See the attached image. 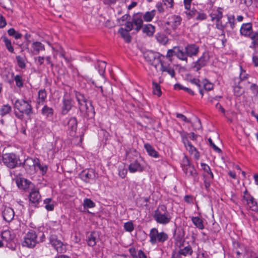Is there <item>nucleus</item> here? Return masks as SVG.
<instances>
[{
	"label": "nucleus",
	"instance_id": "f257e3e1",
	"mask_svg": "<svg viewBox=\"0 0 258 258\" xmlns=\"http://www.w3.org/2000/svg\"><path fill=\"white\" fill-rule=\"evenodd\" d=\"M92 83L95 85L98 95L104 97H108L113 95H118L116 93L114 94L112 85L108 82H105L103 76L100 77L99 79L96 81H93Z\"/></svg>",
	"mask_w": 258,
	"mask_h": 258
},
{
	"label": "nucleus",
	"instance_id": "f03ea898",
	"mask_svg": "<svg viewBox=\"0 0 258 258\" xmlns=\"http://www.w3.org/2000/svg\"><path fill=\"white\" fill-rule=\"evenodd\" d=\"M153 217L155 220L159 224L166 225L171 219V217L164 205H160L154 211Z\"/></svg>",
	"mask_w": 258,
	"mask_h": 258
},
{
	"label": "nucleus",
	"instance_id": "7ed1b4c3",
	"mask_svg": "<svg viewBox=\"0 0 258 258\" xmlns=\"http://www.w3.org/2000/svg\"><path fill=\"white\" fill-rule=\"evenodd\" d=\"M150 242L153 245L157 242L163 243L167 240L168 235L164 232H159L157 228H154L151 229L149 233Z\"/></svg>",
	"mask_w": 258,
	"mask_h": 258
},
{
	"label": "nucleus",
	"instance_id": "20e7f679",
	"mask_svg": "<svg viewBox=\"0 0 258 258\" xmlns=\"http://www.w3.org/2000/svg\"><path fill=\"white\" fill-rule=\"evenodd\" d=\"M210 58L208 51H205L202 55L195 61L192 62V68L196 71H199L201 68L207 66Z\"/></svg>",
	"mask_w": 258,
	"mask_h": 258
},
{
	"label": "nucleus",
	"instance_id": "39448f33",
	"mask_svg": "<svg viewBox=\"0 0 258 258\" xmlns=\"http://www.w3.org/2000/svg\"><path fill=\"white\" fill-rule=\"evenodd\" d=\"M213 16L212 19L213 21H216V25L218 29L224 30L228 28L227 22L222 23V19L224 18V17L223 9L221 8H218Z\"/></svg>",
	"mask_w": 258,
	"mask_h": 258
},
{
	"label": "nucleus",
	"instance_id": "423d86ee",
	"mask_svg": "<svg viewBox=\"0 0 258 258\" xmlns=\"http://www.w3.org/2000/svg\"><path fill=\"white\" fill-rule=\"evenodd\" d=\"M37 237V235L36 232L30 230L24 237V240L22 243L23 246L29 248L34 247L38 242Z\"/></svg>",
	"mask_w": 258,
	"mask_h": 258
},
{
	"label": "nucleus",
	"instance_id": "0eeeda50",
	"mask_svg": "<svg viewBox=\"0 0 258 258\" xmlns=\"http://www.w3.org/2000/svg\"><path fill=\"white\" fill-rule=\"evenodd\" d=\"M14 106L21 113L29 114L31 112V106L28 101L25 100L23 98H20L16 100Z\"/></svg>",
	"mask_w": 258,
	"mask_h": 258
},
{
	"label": "nucleus",
	"instance_id": "6e6552de",
	"mask_svg": "<svg viewBox=\"0 0 258 258\" xmlns=\"http://www.w3.org/2000/svg\"><path fill=\"white\" fill-rule=\"evenodd\" d=\"M200 51V47L196 44H189L185 47L184 51V58L182 59V61L187 62V57H196L198 55Z\"/></svg>",
	"mask_w": 258,
	"mask_h": 258
},
{
	"label": "nucleus",
	"instance_id": "1a4fd4ad",
	"mask_svg": "<svg viewBox=\"0 0 258 258\" xmlns=\"http://www.w3.org/2000/svg\"><path fill=\"white\" fill-rule=\"evenodd\" d=\"M175 55L179 59L182 60L184 58L183 50L178 46H174L172 49H169L166 55V57L169 59L170 62H172V57Z\"/></svg>",
	"mask_w": 258,
	"mask_h": 258
},
{
	"label": "nucleus",
	"instance_id": "9d476101",
	"mask_svg": "<svg viewBox=\"0 0 258 258\" xmlns=\"http://www.w3.org/2000/svg\"><path fill=\"white\" fill-rule=\"evenodd\" d=\"M4 163L10 168H15L18 164V159L15 154H7L3 157Z\"/></svg>",
	"mask_w": 258,
	"mask_h": 258
},
{
	"label": "nucleus",
	"instance_id": "9b49d317",
	"mask_svg": "<svg viewBox=\"0 0 258 258\" xmlns=\"http://www.w3.org/2000/svg\"><path fill=\"white\" fill-rule=\"evenodd\" d=\"M144 57L146 60L150 64L155 66L156 67V62H158V59H161V58L158 53L152 51H147L144 53Z\"/></svg>",
	"mask_w": 258,
	"mask_h": 258
},
{
	"label": "nucleus",
	"instance_id": "f8f14e48",
	"mask_svg": "<svg viewBox=\"0 0 258 258\" xmlns=\"http://www.w3.org/2000/svg\"><path fill=\"white\" fill-rule=\"evenodd\" d=\"M50 242L52 246L59 253L63 252L64 250V247L62 242L57 239L55 235H51L50 237Z\"/></svg>",
	"mask_w": 258,
	"mask_h": 258
},
{
	"label": "nucleus",
	"instance_id": "ddd939ff",
	"mask_svg": "<svg viewBox=\"0 0 258 258\" xmlns=\"http://www.w3.org/2000/svg\"><path fill=\"white\" fill-rule=\"evenodd\" d=\"M184 171L187 176H191L195 178L197 175V171L194 166L190 164L188 159L185 157L184 159Z\"/></svg>",
	"mask_w": 258,
	"mask_h": 258
},
{
	"label": "nucleus",
	"instance_id": "4468645a",
	"mask_svg": "<svg viewBox=\"0 0 258 258\" xmlns=\"http://www.w3.org/2000/svg\"><path fill=\"white\" fill-rule=\"evenodd\" d=\"M158 62H160L161 64V71L167 73L171 77H174L175 71L170 64L168 63L162 59H158Z\"/></svg>",
	"mask_w": 258,
	"mask_h": 258
},
{
	"label": "nucleus",
	"instance_id": "2eb2a0df",
	"mask_svg": "<svg viewBox=\"0 0 258 258\" xmlns=\"http://www.w3.org/2000/svg\"><path fill=\"white\" fill-rule=\"evenodd\" d=\"M243 199L244 202H245L251 210L258 212V205L253 197L251 196H243Z\"/></svg>",
	"mask_w": 258,
	"mask_h": 258
},
{
	"label": "nucleus",
	"instance_id": "dca6fc26",
	"mask_svg": "<svg viewBox=\"0 0 258 258\" xmlns=\"http://www.w3.org/2000/svg\"><path fill=\"white\" fill-rule=\"evenodd\" d=\"M81 178L86 182H89L90 179L95 178V173L93 169L83 170L81 174Z\"/></svg>",
	"mask_w": 258,
	"mask_h": 258
},
{
	"label": "nucleus",
	"instance_id": "f3484780",
	"mask_svg": "<svg viewBox=\"0 0 258 258\" xmlns=\"http://www.w3.org/2000/svg\"><path fill=\"white\" fill-rule=\"evenodd\" d=\"M32 49L31 52L34 55H37L40 51L45 50V46L41 42L39 41H34L31 44Z\"/></svg>",
	"mask_w": 258,
	"mask_h": 258
},
{
	"label": "nucleus",
	"instance_id": "a211bd4d",
	"mask_svg": "<svg viewBox=\"0 0 258 258\" xmlns=\"http://www.w3.org/2000/svg\"><path fill=\"white\" fill-rule=\"evenodd\" d=\"M100 235L98 232L93 231L88 236L87 243L90 246H94L99 240Z\"/></svg>",
	"mask_w": 258,
	"mask_h": 258
},
{
	"label": "nucleus",
	"instance_id": "6ab92c4d",
	"mask_svg": "<svg viewBox=\"0 0 258 258\" xmlns=\"http://www.w3.org/2000/svg\"><path fill=\"white\" fill-rule=\"evenodd\" d=\"M4 220L7 222L11 221L14 217V211L10 207H5L3 212Z\"/></svg>",
	"mask_w": 258,
	"mask_h": 258
},
{
	"label": "nucleus",
	"instance_id": "aec40b11",
	"mask_svg": "<svg viewBox=\"0 0 258 258\" xmlns=\"http://www.w3.org/2000/svg\"><path fill=\"white\" fill-rule=\"evenodd\" d=\"M29 201L32 203L35 204L39 202L41 198V196L39 194V190L36 188L31 189L29 194Z\"/></svg>",
	"mask_w": 258,
	"mask_h": 258
},
{
	"label": "nucleus",
	"instance_id": "412c9836",
	"mask_svg": "<svg viewBox=\"0 0 258 258\" xmlns=\"http://www.w3.org/2000/svg\"><path fill=\"white\" fill-rule=\"evenodd\" d=\"M252 31V24L250 23H244L242 25L240 32L244 36H249Z\"/></svg>",
	"mask_w": 258,
	"mask_h": 258
},
{
	"label": "nucleus",
	"instance_id": "4be33fe9",
	"mask_svg": "<svg viewBox=\"0 0 258 258\" xmlns=\"http://www.w3.org/2000/svg\"><path fill=\"white\" fill-rule=\"evenodd\" d=\"M132 22L136 26L135 30L138 32L143 27V19L141 16L139 14L135 15L133 18Z\"/></svg>",
	"mask_w": 258,
	"mask_h": 258
},
{
	"label": "nucleus",
	"instance_id": "5701e85b",
	"mask_svg": "<svg viewBox=\"0 0 258 258\" xmlns=\"http://www.w3.org/2000/svg\"><path fill=\"white\" fill-rule=\"evenodd\" d=\"M12 77L11 79H8L6 80V81L9 83V84H11L13 82L14 80L15 81L16 86L19 87L21 88L23 87V81L22 78L20 75H17L15 77H14V74H12Z\"/></svg>",
	"mask_w": 258,
	"mask_h": 258
},
{
	"label": "nucleus",
	"instance_id": "b1692460",
	"mask_svg": "<svg viewBox=\"0 0 258 258\" xmlns=\"http://www.w3.org/2000/svg\"><path fill=\"white\" fill-rule=\"evenodd\" d=\"M128 170L131 173L142 172L143 170V168L138 161H135L130 164L128 166Z\"/></svg>",
	"mask_w": 258,
	"mask_h": 258
},
{
	"label": "nucleus",
	"instance_id": "393cba45",
	"mask_svg": "<svg viewBox=\"0 0 258 258\" xmlns=\"http://www.w3.org/2000/svg\"><path fill=\"white\" fill-rule=\"evenodd\" d=\"M181 18L180 16L177 15L172 16L170 18V21L166 23L168 25H171L173 29H175L177 26L181 24Z\"/></svg>",
	"mask_w": 258,
	"mask_h": 258
},
{
	"label": "nucleus",
	"instance_id": "a878e982",
	"mask_svg": "<svg viewBox=\"0 0 258 258\" xmlns=\"http://www.w3.org/2000/svg\"><path fill=\"white\" fill-rule=\"evenodd\" d=\"M72 100L71 98H66L63 101V106L62 113L63 114H66L70 110L72 106Z\"/></svg>",
	"mask_w": 258,
	"mask_h": 258
},
{
	"label": "nucleus",
	"instance_id": "bb28decb",
	"mask_svg": "<svg viewBox=\"0 0 258 258\" xmlns=\"http://www.w3.org/2000/svg\"><path fill=\"white\" fill-rule=\"evenodd\" d=\"M68 125L70 130V134L72 136H74L77 128V121L76 118H71L69 122Z\"/></svg>",
	"mask_w": 258,
	"mask_h": 258
},
{
	"label": "nucleus",
	"instance_id": "cd10ccee",
	"mask_svg": "<svg viewBox=\"0 0 258 258\" xmlns=\"http://www.w3.org/2000/svg\"><path fill=\"white\" fill-rule=\"evenodd\" d=\"M155 32V27L152 25L148 24L143 27V32L148 36H152Z\"/></svg>",
	"mask_w": 258,
	"mask_h": 258
},
{
	"label": "nucleus",
	"instance_id": "c85d7f7f",
	"mask_svg": "<svg viewBox=\"0 0 258 258\" xmlns=\"http://www.w3.org/2000/svg\"><path fill=\"white\" fill-rule=\"evenodd\" d=\"M129 31L126 30L122 28H120L118 30V33L121 35V37L127 43H129L131 41V36L129 33Z\"/></svg>",
	"mask_w": 258,
	"mask_h": 258
},
{
	"label": "nucleus",
	"instance_id": "c756f323",
	"mask_svg": "<svg viewBox=\"0 0 258 258\" xmlns=\"http://www.w3.org/2000/svg\"><path fill=\"white\" fill-rule=\"evenodd\" d=\"M182 141L186 149L191 153L196 152L197 150L188 141L186 136H182Z\"/></svg>",
	"mask_w": 258,
	"mask_h": 258
},
{
	"label": "nucleus",
	"instance_id": "7c9ffc66",
	"mask_svg": "<svg viewBox=\"0 0 258 258\" xmlns=\"http://www.w3.org/2000/svg\"><path fill=\"white\" fill-rule=\"evenodd\" d=\"M144 147L150 156L155 158H157L158 157V152L156 151H155V150L151 145L149 144H146L144 145Z\"/></svg>",
	"mask_w": 258,
	"mask_h": 258
},
{
	"label": "nucleus",
	"instance_id": "2f4dec72",
	"mask_svg": "<svg viewBox=\"0 0 258 258\" xmlns=\"http://www.w3.org/2000/svg\"><path fill=\"white\" fill-rule=\"evenodd\" d=\"M155 15L156 11L155 10L148 11L144 15L143 19L146 22H150L152 20Z\"/></svg>",
	"mask_w": 258,
	"mask_h": 258
},
{
	"label": "nucleus",
	"instance_id": "473e14b6",
	"mask_svg": "<svg viewBox=\"0 0 258 258\" xmlns=\"http://www.w3.org/2000/svg\"><path fill=\"white\" fill-rule=\"evenodd\" d=\"M11 111V106L8 104H5L3 105L0 109V114L1 116H4L10 113Z\"/></svg>",
	"mask_w": 258,
	"mask_h": 258
},
{
	"label": "nucleus",
	"instance_id": "72a5a7b5",
	"mask_svg": "<svg viewBox=\"0 0 258 258\" xmlns=\"http://www.w3.org/2000/svg\"><path fill=\"white\" fill-rule=\"evenodd\" d=\"M156 38L160 43L163 45L166 44L168 41L167 37L164 34L161 33H157L156 35Z\"/></svg>",
	"mask_w": 258,
	"mask_h": 258
},
{
	"label": "nucleus",
	"instance_id": "f704fd0d",
	"mask_svg": "<svg viewBox=\"0 0 258 258\" xmlns=\"http://www.w3.org/2000/svg\"><path fill=\"white\" fill-rule=\"evenodd\" d=\"M192 222L194 225L200 229H203L204 228V225L203 221L199 217H195L191 218Z\"/></svg>",
	"mask_w": 258,
	"mask_h": 258
},
{
	"label": "nucleus",
	"instance_id": "c9c22d12",
	"mask_svg": "<svg viewBox=\"0 0 258 258\" xmlns=\"http://www.w3.org/2000/svg\"><path fill=\"white\" fill-rule=\"evenodd\" d=\"M240 69L241 71L239 75V78H235L234 80L235 84L237 83L239 84L240 81L246 80L248 78V75L246 74L245 72L242 69L241 67H240Z\"/></svg>",
	"mask_w": 258,
	"mask_h": 258
},
{
	"label": "nucleus",
	"instance_id": "e433bc0d",
	"mask_svg": "<svg viewBox=\"0 0 258 258\" xmlns=\"http://www.w3.org/2000/svg\"><path fill=\"white\" fill-rule=\"evenodd\" d=\"M3 39L8 51L11 53H13L14 49L13 46L12 45L11 41L5 36L3 37Z\"/></svg>",
	"mask_w": 258,
	"mask_h": 258
},
{
	"label": "nucleus",
	"instance_id": "4c0bfd02",
	"mask_svg": "<svg viewBox=\"0 0 258 258\" xmlns=\"http://www.w3.org/2000/svg\"><path fill=\"white\" fill-rule=\"evenodd\" d=\"M227 24H229L230 29L233 30L235 26V19L233 15H227Z\"/></svg>",
	"mask_w": 258,
	"mask_h": 258
},
{
	"label": "nucleus",
	"instance_id": "58836bf2",
	"mask_svg": "<svg viewBox=\"0 0 258 258\" xmlns=\"http://www.w3.org/2000/svg\"><path fill=\"white\" fill-rule=\"evenodd\" d=\"M192 252V250L190 246H186L184 248L181 249L179 251V253L180 254L183 255L184 256H186L187 255H191Z\"/></svg>",
	"mask_w": 258,
	"mask_h": 258
},
{
	"label": "nucleus",
	"instance_id": "ea45409f",
	"mask_svg": "<svg viewBox=\"0 0 258 258\" xmlns=\"http://www.w3.org/2000/svg\"><path fill=\"white\" fill-rule=\"evenodd\" d=\"M77 101L80 105V109L82 110L88 109L89 107L86 100H84V98H76Z\"/></svg>",
	"mask_w": 258,
	"mask_h": 258
},
{
	"label": "nucleus",
	"instance_id": "a19ab883",
	"mask_svg": "<svg viewBox=\"0 0 258 258\" xmlns=\"http://www.w3.org/2000/svg\"><path fill=\"white\" fill-rule=\"evenodd\" d=\"M233 91L234 95L236 96H240L243 92V89L238 85H236V83H235V86L233 87Z\"/></svg>",
	"mask_w": 258,
	"mask_h": 258
},
{
	"label": "nucleus",
	"instance_id": "79ce46f5",
	"mask_svg": "<svg viewBox=\"0 0 258 258\" xmlns=\"http://www.w3.org/2000/svg\"><path fill=\"white\" fill-rule=\"evenodd\" d=\"M42 113L47 117L52 116L53 115V109L47 106H44L42 109Z\"/></svg>",
	"mask_w": 258,
	"mask_h": 258
},
{
	"label": "nucleus",
	"instance_id": "37998d69",
	"mask_svg": "<svg viewBox=\"0 0 258 258\" xmlns=\"http://www.w3.org/2000/svg\"><path fill=\"white\" fill-rule=\"evenodd\" d=\"M106 62L104 61H99L98 64L99 69V73L100 75V76H103V74L105 72V69L106 68Z\"/></svg>",
	"mask_w": 258,
	"mask_h": 258
},
{
	"label": "nucleus",
	"instance_id": "c03bdc74",
	"mask_svg": "<svg viewBox=\"0 0 258 258\" xmlns=\"http://www.w3.org/2000/svg\"><path fill=\"white\" fill-rule=\"evenodd\" d=\"M187 19H190L191 18L196 17L198 11L196 9H192L191 10H187L185 12Z\"/></svg>",
	"mask_w": 258,
	"mask_h": 258
},
{
	"label": "nucleus",
	"instance_id": "a18cd8bd",
	"mask_svg": "<svg viewBox=\"0 0 258 258\" xmlns=\"http://www.w3.org/2000/svg\"><path fill=\"white\" fill-rule=\"evenodd\" d=\"M84 207L87 208H93L95 207V203L89 199H86L84 201Z\"/></svg>",
	"mask_w": 258,
	"mask_h": 258
},
{
	"label": "nucleus",
	"instance_id": "49530a36",
	"mask_svg": "<svg viewBox=\"0 0 258 258\" xmlns=\"http://www.w3.org/2000/svg\"><path fill=\"white\" fill-rule=\"evenodd\" d=\"M16 59L18 66L22 69H24L26 67V64L24 59L21 56H16Z\"/></svg>",
	"mask_w": 258,
	"mask_h": 258
},
{
	"label": "nucleus",
	"instance_id": "de8ad7c7",
	"mask_svg": "<svg viewBox=\"0 0 258 258\" xmlns=\"http://www.w3.org/2000/svg\"><path fill=\"white\" fill-rule=\"evenodd\" d=\"M201 166L202 167V168L204 170V171L206 172L208 174H209L210 175L211 178L212 179L213 178V174L211 172L210 167L205 163H202Z\"/></svg>",
	"mask_w": 258,
	"mask_h": 258
},
{
	"label": "nucleus",
	"instance_id": "09e8293b",
	"mask_svg": "<svg viewBox=\"0 0 258 258\" xmlns=\"http://www.w3.org/2000/svg\"><path fill=\"white\" fill-rule=\"evenodd\" d=\"M175 89H183L187 91L190 95H194V92L190 89L183 87L181 85L179 84H176L174 85Z\"/></svg>",
	"mask_w": 258,
	"mask_h": 258
},
{
	"label": "nucleus",
	"instance_id": "8fccbe9b",
	"mask_svg": "<svg viewBox=\"0 0 258 258\" xmlns=\"http://www.w3.org/2000/svg\"><path fill=\"white\" fill-rule=\"evenodd\" d=\"M124 228L126 231L128 232H132L134 229V225L132 222H127L124 223Z\"/></svg>",
	"mask_w": 258,
	"mask_h": 258
},
{
	"label": "nucleus",
	"instance_id": "3c124183",
	"mask_svg": "<svg viewBox=\"0 0 258 258\" xmlns=\"http://www.w3.org/2000/svg\"><path fill=\"white\" fill-rule=\"evenodd\" d=\"M204 87L205 90L210 91L213 88V85L210 83L208 80H205L204 82Z\"/></svg>",
	"mask_w": 258,
	"mask_h": 258
},
{
	"label": "nucleus",
	"instance_id": "603ef678",
	"mask_svg": "<svg viewBox=\"0 0 258 258\" xmlns=\"http://www.w3.org/2000/svg\"><path fill=\"white\" fill-rule=\"evenodd\" d=\"M207 18V15L203 12H199L196 16V20L198 21H203L206 20Z\"/></svg>",
	"mask_w": 258,
	"mask_h": 258
},
{
	"label": "nucleus",
	"instance_id": "864d4df0",
	"mask_svg": "<svg viewBox=\"0 0 258 258\" xmlns=\"http://www.w3.org/2000/svg\"><path fill=\"white\" fill-rule=\"evenodd\" d=\"M153 93L154 95L158 96H160L161 95V91L160 88L157 84H156L154 86V88L153 89Z\"/></svg>",
	"mask_w": 258,
	"mask_h": 258
},
{
	"label": "nucleus",
	"instance_id": "5fc2aeb1",
	"mask_svg": "<svg viewBox=\"0 0 258 258\" xmlns=\"http://www.w3.org/2000/svg\"><path fill=\"white\" fill-rule=\"evenodd\" d=\"M56 51L59 54L61 57H63L66 61L68 60L67 58L65 57V52L61 46L59 47V48L56 50Z\"/></svg>",
	"mask_w": 258,
	"mask_h": 258
},
{
	"label": "nucleus",
	"instance_id": "6e6d98bb",
	"mask_svg": "<svg viewBox=\"0 0 258 258\" xmlns=\"http://www.w3.org/2000/svg\"><path fill=\"white\" fill-rule=\"evenodd\" d=\"M164 5L167 8H171L173 6L174 1L173 0H163Z\"/></svg>",
	"mask_w": 258,
	"mask_h": 258
},
{
	"label": "nucleus",
	"instance_id": "4d7b16f0",
	"mask_svg": "<svg viewBox=\"0 0 258 258\" xmlns=\"http://www.w3.org/2000/svg\"><path fill=\"white\" fill-rule=\"evenodd\" d=\"M208 141L210 144V146L211 147H212V148H213V149L217 152L218 153H221V149H220L218 147H217L212 142V140L211 138H209L208 139Z\"/></svg>",
	"mask_w": 258,
	"mask_h": 258
},
{
	"label": "nucleus",
	"instance_id": "13d9d810",
	"mask_svg": "<svg viewBox=\"0 0 258 258\" xmlns=\"http://www.w3.org/2000/svg\"><path fill=\"white\" fill-rule=\"evenodd\" d=\"M44 59L45 57L40 56L35 58L36 63L40 66L42 65L44 63Z\"/></svg>",
	"mask_w": 258,
	"mask_h": 258
},
{
	"label": "nucleus",
	"instance_id": "bf43d9fd",
	"mask_svg": "<svg viewBox=\"0 0 258 258\" xmlns=\"http://www.w3.org/2000/svg\"><path fill=\"white\" fill-rule=\"evenodd\" d=\"M250 90L253 92V94H255L257 95L258 94V86L255 84H252L250 86Z\"/></svg>",
	"mask_w": 258,
	"mask_h": 258
},
{
	"label": "nucleus",
	"instance_id": "052dcab7",
	"mask_svg": "<svg viewBox=\"0 0 258 258\" xmlns=\"http://www.w3.org/2000/svg\"><path fill=\"white\" fill-rule=\"evenodd\" d=\"M125 26L126 27V30L131 31L133 29V22L127 21L125 23Z\"/></svg>",
	"mask_w": 258,
	"mask_h": 258
},
{
	"label": "nucleus",
	"instance_id": "680f3d73",
	"mask_svg": "<svg viewBox=\"0 0 258 258\" xmlns=\"http://www.w3.org/2000/svg\"><path fill=\"white\" fill-rule=\"evenodd\" d=\"M6 21L5 18L0 14V28H4L6 25Z\"/></svg>",
	"mask_w": 258,
	"mask_h": 258
},
{
	"label": "nucleus",
	"instance_id": "e2e57ef3",
	"mask_svg": "<svg viewBox=\"0 0 258 258\" xmlns=\"http://www.w3.org/2000/svg\"><path fill=\"white\" fill-rule=\"evenodd\" d=\"M127 169L123 168L122 169H120L119 171V175L120 177H121L122 178H123L125 177L126 174H127Z\"/></svg>",
	"mask_w": 258,
	"mask_h": 258
},
{
	"label": "nucleus",
	"instance_id": "0e129e2a",
	"mask_svg": "<svg viewBox=\"0 0 258 258\" xmlns=\"http://www.w3.org/2000/svg\"><path fill=\"white\" fill-rule=\"evenodd\" d=\"M177 118H181L183 121L186 122H190V120L188 119L184 115L182 114L177 113L176 115Z\"/></svg>",
	"mask_w": 258,
	"mask_h": 258
},
{
	"label": "nucleus",
	"instance_id": "69168bd1",
	"mask_svg": "<svg viewBox=\"0 0 258 258\" xmlns=\"http://www.w3.org/2000/svg\"><path fill=\"white\" fill-rule=\"evenodd\" d=\"M156 7L157 8L158 11L160 13H163L164 11V10L163 8L162 5L160 3H158L156 4Z\"/></svg>",
	"mask_w": 258,
	"mask_h": 258
},
{
	"label": "nucleus",
	"instance_id": "338daca9",
	"mask_svg": "<svg viewBox=\"0 0 258 258\" xmlns=\"http://www.w3.org/2000/svg\"><path fill=\"white\" fill-rule=\"evenodd\" d=\"M252 62L254 65V67H258V56L256 55H253L252 56Z\"/></svg>",
	"mask_w": 258,
	"mask_h": 258
},
{
	"label": "nucleus",
	"instance_id": "774afa93",
	"mask_svg": "<svg viewBox=\"0 0 258 258\" xmlns=\"http://www.w3.org/2000/svg\"><path fill=\"white\" fill-rule=\"evenodd\" d=\"M250 38L253 41L258 40V32L253 33L250 36Z\"/></svg>",
	"mask_w": 258,
	"mask_h": 258
}]
</instances>
